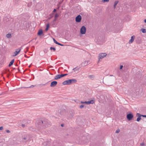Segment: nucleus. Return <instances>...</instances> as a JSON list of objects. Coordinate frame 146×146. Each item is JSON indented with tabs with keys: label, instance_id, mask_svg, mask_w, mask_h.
<instances>
[{
	"label": "nucleus",
	"instance_id": "4468645a",
	"mask_svg": "<svg viewBox=\"0 0 146 146\" xmlns=\"http://www.w3.org/2000/svg\"><path fill=\"white\" fill-rule=\"evenodd\" d=\"M21 49L19 48H18L17 49V50L15 52L14 55H13V56H17L20 52Z\"/></svg>",
	"mask_w": 146,
	"mask_h": 146
},
{
	"label": "nucleus",
	"instance_id": "4c0bfd02",
	"mask_svg": "<svg viewBox=\"0 0 146 146\" xmlns=\"http://www.w3.org/2000/svg\"><path fill=\"white\" fill-rule=\"evenodd\" d=\"M123 68V65H120V69L121 70V69H122Z\"/></svg>",
	"mask_w": 146,
	"mask_h": 146
},
{
	"label": "nucleus",
	"instance_id": "4be33fe9",
	"mask_svg": "<svg viewBox=\"0 0 146 146\" xmlns=\"http://www.w3.org/2000/svg\"><path fill=\"white\" fill-rule=\"evenodd\" d=\"M141 31L143 33H146V29H141Z\"/></svg>",
	"mask_w": 146,
	"mask_h": 146
},
{
	"label": "nucleus",
	"instance_id": "6e6552de",
	"mask_svg": "<svg viewBox=\"0 0 146 146\" xmlns=\"http://www.w3.org/2000/svg\"><path fill=\"white\" fill-rule=\"evenodd\" d=\"M127 118L129 121L131 120L133 117V114L131 113H129L127 115Z\"/></svg>",
	"mask_w": 146,
	"mask_h": 146
},
{
	"label": "nucleus",
	"instance_id": "e433bc0d",
	"mask_svg": "<svg viewBox=\"0 0 146 146\" xmlns=\"http://www.w3.org/2000/svg\"><path fill=\"white\" fill-rule=\"evenodd\" d=\"M6 132L7 133H9L10 132V131L9 130H6Z\"/></svg>",
	"mask_w": 146,
	"mask_h": 146
},
{
	"label": "nucleus",
	"instance_id": "f704fd0d",
	"mask_svg": "<svg viewBox=\"0 0 146 146\" xmlns=\"http://www.w3.org/2000/svg\"><path fill=\"white\" fill-rule=\"evenodd\" d=\"M3 129V126L0 127V130H2Z\"/></svg>",
	"mask_w": 146,
	"mask_h": 146
},
{
	"label": "nucleus",
	"instance_id": "2eb2a0df",
	"mask_svg": "<svg viewBox=\"0 0 146 146\" xmlns=\"http://www.w3.org/2000/svg\"><path fill=\"white\" fill-rule=\"evenodd\" d=\"M135 38V36L134 35L132 36L131 37V39L129 40V44L131 43L134 40Z\"/></svg>",
	"mask_w": 146,
	"mask_h": 146
},
{
	"label": "nucleus",
	"instance_id": "72a5a7b5",
	"mask_svg": "<svg viewBox=\"0 0 146 146\" xmlns=\"http://www.w3.org/2000/svg\"><path fill=\"white\" fill-rule=\"evenodd\" d=\"M49 25H49V23L47 24L46 25V27L49 29Z\"/></svg>",
	"mask_w": 146,
	"mask_h": 146
},
{
	"label": "nucleus",
	"instance_id": "9b49d317",
	"mask_svg": "<svg viewBox=\"0 0 146 146\" xmlns=\"http://www.w3.org/2000/svg\"><path fill=\"white\" fill-rule=\"evenodd\" d=\"M82 17L80 15H78L75 18V21L77 23H80L82 20Z\"/></svg>",
	"mask_w": 146,
	"mask_h": 146
},
{
	"label": "nucleus",
	"instance_id": "49530a36",
	"mask_svg": "<svg viewBox=\"0 0 146 146\" xmlns=\"http://www.w3.org/2000/svg\"><path fill=\"white\" fill-rule=\"evenodd\" d=\"M44 144L45 145H47V143H46V142L44 143Z\"/></svg>",
	"mask_w": 146,
	"mask_h": 146
},
{
	"label": "nucleus",
	"instance_id": "1a4fd4ad",
	"mask_svg": "<svg viewBox=\"0 0 146 146\" xmlns=\"http://www.w3.org/2000/svg\"><path fill=\"white\" fill-rule=\"evenodd\" d=\"M22 138L23 139L26 140V141H27L30 140V135L29 134H26L22 137Z\"/></svg>",
	"mask_w": 146,
	"mask_h": 146
},
{
	"label": "nucleus",
	"instance_id": "20e7f679",
	"mask_svg": "<svg viewBox=\"0 0 146 146\" xmlns=\"http://www.w3.org/2000/svg\"><path fill=\"white\" fill-rule=\"evenodd\" d=\"M75 112L74 110H71L70 111L67 115V117L68 118L71 119L72 118L74 115Z\"/></svg>",
	"mask_w": 146,
	"mask_h": 146
},
{
	"label": "nucleus",
	"instance_id": "cd10ccee",
	"mask_svg": "<svg viewBox=\"0 0 146 146\" xmlns=\"http://www.w3.org/2000/svg\"><path fill=\"white\" fill-rule=\"evenodd\" d=\"M7 72H9V70L8 69L5 70L4 73H6Z\"/></svg>",
	"mask_w": 146,
	"mask_h": 146
},
{
	"label": "nucleus",
	"instance_id": "ddd939ff",
	"mask_svg": "<svg viewBox=\"0 0 146 146\" xmlns=\"http://www.w3.org/2000/svg\"><path fill=\"white\" fill-rule=\"evenodd\" d=\"M136 116L138 117L137 118L136 121H139L141 119V117L142 116V115L139 113H137L136 114Z\"/></svg>",
	"mask_w": 146,
	"mask_h": 146
},
{
	"label": "nucleus",
	"instance_id": "423d86ee",
	"mask_svg": "<svg viewBox=\"0 0 146 146\" xmlns=\"http://www.w3.org/2000/svg\"><path fill=\"white\" fill-rule=\"evenodd\" d=\"M86 27L84 26H82L80 29V33L82 35L86 33Z\"/></svg>",
	"mask_w": 146,
	"mask_h": 146
},
{
	"label": "nucleus",
	"instance_id": "58836bf2",
	"mask_svg": "<svg viewBox=\"0 0 146 146\" xmlns=\"http://www.w3.org/2000/svg\"><path fill=\"white\" fill-rule=\"evenodd\" d=\"M26 50H27V51L25 52V53H26L27 52L28 50L29 47H27L26 48Z\"/></svg>",
	"mask_w": 146,
	"mask_h": 146
},
{
	"label": "nucleus",
	"instance_id": "6ab92c4d",
	"mask_svg": "<svg viewBox=\"0 0 146 146\" xmlns=\"http://www.w3.org/2000/svg\"><path fill=\"white\" fill-rule=\"evenodd\" d=\"M88 78L91 79L92 80H93L95 78V76L94 75H89L88 76Z\"/></svg>",
	"mask_w": 146,
	"mask_h": 146
},
{
	"label": "nucleus",
	"instance_id": "79ce46f5",
	"mask_svg": "<svg viewBox=\"0 0 146 146\" xmlns=\"http://www.w3.org/2000/svg\"><path fill=\"white\" fill-rule=\"evenodd\" d=\"M34 86H34V85H32V86H30V87H27V88H29L33 87H34Z\"/></svg>",
	"mask_w": 146,
	"mask_h": 146
},
{
	"label": "nucleus",
	"instance_id": "de8ad7c7",
	"mask_svg": "<svg viewBox=\"0 0 146 146\" xmlns=\"http://www.w3.org/2000/svg\"><path fill=\"white\" fill-rule=\"evenodd\" d=\"M24 56H25V57L27 58H28L26 54H25Z\"/></svg>",
	"mask_w": 146,
	"mask_h": 146
},
{
	"label": "nucleus",
	"instance_id": "3c124183",
	"mask_svg": "<svg viewBox=\"0 0 146 146\" xmlns=\"http://www.w3.org/2000/svg\"><path fill=\"white\" fill-rule=\"evenodd\" d=\"M144 21L145 23H146V19H145V20H144Z\"/></svg>",
	"mask_w": 146,
	"mask_h": 146
},
{
	"label": "nucleus",
	"instance_id": "8fccbe9b",
	"mask_svg": "<svg viewBox=\"0 0 146 146\" xmlns=\"http://www.w3.org/2000/svg\"><path fill=\"white\" fill-rule=\"evenodd\" d=\"M22 127H24L25 126V125L24 124H22Z\"/></svg>",
	"mask_w": 146,
	"mask_h": 146
},
{
	"label": "nucleus",
	"instance_id": "7c9ffc66",
	"mask_svg": "<svg viewBox=\"0 0 146 146\" xmlns=\"http://www.w3.org/2000/svg\"><path fill=\"white\" fill-rule=\"evenodd\" d=\"M120 131L119 129H117L116 131H115V133H118Z\"/></svg>",
	"mask_w": 146,
	"mask_h": 146
},
{
	"label": "nucleus",
	"instance_id": "a18cd8bd",
	"mask_svg": "<svg viewBox=\"0 0 146 146\" xmlns=\"http://www.w3.org/2000/svg\"><path fill=\"white\" fill-rule=\"evenodd\" d=\"M48 28L46 27V28L45 29V30L46 31H47L48 30Z\"/></svg>",
	"mask_w": 146,
	"mask_h": 146
},
{
	"label": "nucleus",
	"instance_id": "5701e85b",
	"mask_svg": "<svg viewBox=\"0 0 146 146\" xmlns=\"http://www.w3.org/2000/svg\"><path fill=\"white\" fill-rule=\"evenodd\" d=\"M57 19V18H55L53 20V21L52 22V23L53 25H54L55 24V22L56 21Z\"/></svg>",
	"mask_w": 146,
	"mask_h": 146
},
{
	"label": "nucleus",
	"instance_id": "f3484780",
	"mask_svg": "<svg viewBox=\"0 0 146 146\" xmlns=\"http://www.w3.org/2000/svg\"><path fill=\"white\" fill-rule=\"evenodd\" d=\"M14 61H15L14 59H13L9 63L8 66L9 67H10L13 64L14 62Z\"/></svg>",
	"mask_w": 146,
	"mask_h": 146
},
{
	"label": "nucleus",
	"instance_id": "7ed1b4c3",
	"mask_svg": "<svg viewBox=\"0 0 146 146\" xmlns=\"http://www.w3.org/2000/svg\"><path fill=\"white\" fill-rule=\"evenodd\" d=\"M66 113V110L64 109H61L58 111L57 114L60 117H62L64 116Z\"/></svg>",
	"mask_w": 146,
	"mask_h": 146
},
{
	"label": "nucleus",
	"instance_id": "603ef678",
	"mask_svg": "<svg viewBox=\"0 0 146 146\" xmlns=\"http://www.w3.org/2000/svg\"><path fill=\"white\" fill-rule=\"evenodd\" d=\"M18 70L19 71H20V70H19V68H18Z\"/></svg>",
	"mask_w": 146,
	"mask_h": 146
},
{
	"label": "nucleus",
	"instance_id": "473e14b6",
	"mask_svg": "<svg viewBox=\"0 0 146 146\" xmlns=\"http://www.w3.org/2000/svg\"><path fill=\"white\" fill-rule=\"evenodd\" d=\"M58 44V45H59L61 46H64V45H63V44H60V43H59L58 42H57V44Z\"/></svg>",
	"mask_w": 146,
	"mask_h": 146
},
{
	"label": "nucleus",
	"instance_id": "37998d69",
	"mask_svg": "<svg viewBox=\"0 0 146 146\" xmlns=\"http://www.w3.org/2000/svg\"><path fill=\"white\" fill-rule=\"evenodd\" d=\"M56 9H54L53 11V12H56Z\"/></svg>",
	"mask_w": 146,
	"mask_h": 146
},
{
	"label": "nucleus",
	"instance_id": "9d476101",
	"mask_svg": "<svg viewBox=\"0 0 146 146\" xmlns=\"http://www.w3.org/2000/svg\"><path fill=\"white\" fill-rule=\"evenodd\" d=\"M107 55V54L106 53H100L99 54L98 59L99 60L100 59H102L104 57H105Z\"/></svg>",
	"mask_w": 146,
	"mask_h": 146
},
{
	"label": "nucleus",
	"instance_id": "b1692460",
	"mask_svg": "<svg viewBox=\"0 0 146 146\" xmlns=\"http://www.w3.org/2000/svg\"><path fill=\"white\" fill-rule=\"evenodd\" d=\"M53 13H52L50 15V17L48 18L49 20L50 19L53 17Z\"/></svg>",
	"mask_w": 146,
	"mask_h": 146
},
{
	"label": "nucleus",
	"instance_id": "0eeeda50",
	"mask_svg": "<svg viewBox=\"0 0 146 146\" xmlns=\"http://www.w3.org/2000/svg\"><path fill=\"white\" fill-rule=\"evenodd\" d=\"M81 103L85 104H86L89 105L90 104H93L94 103V101L93 100H91L90 101L83 102L81 101Z\"/></svg>",
	"mask_w": 146,
	"mask_h": 146
},
{
	"label": "nucleus",
	"instance_id": "a19ab883",
	"mask_svg": "<svg viewBox=\"0 0 146 146\" xmlns=\"http://www.w3.org/2000/svg\"><path fill=\"white\" fill-rule=\"evenodd\" d=\"M142 116L144 117H146V115H141Z\"/></svg>",
	"mask_w": 146,
	"mask_h": 146
},
{
	"label": "nucleus",
	"instance_id": "412c9836",
	"mask_svg": "<svg viewBox=\"0 0 146 146\" xmlns=\"http://www.w3.org/2000/svg\"><path fill=\"white\" fill-rule=\"evenodd\" d=\"M77 67L73 68V70H74L75 72H77V73H78L79 72V68H78L75 70V69Z\"/></svg>",
	"mask_w": 146,
	"mask_h": 146
},
{
	"label": "nucleus",
	"instance_id": "ea45409f",
	"mask_svg": "<svg viewBox=\"0 0 146 146\" xmlns=\"http://www.w3.org/2000/svg\"><path fill=\"white\" fill-rule=\"evenodd\" d=\"M140 145L141 146H144L145 145L144 143H142L140 144Z\"/></svg>",
	"mask_w": 146,
	"mask_h": 146
},
{
	"label": "nucleus",
	"instance_id": "09e8293b",
	"mask_svg": "<svg viewBox=\"0 0 146 146\" xmlns=\"http://www.w3.org/2000/svg\"><path fill=\"white\" fill-rule=\"evenodd\" d=\"M10 75V74H7V77H9V75Z\"/></svg>",
	"mask_w": 146,
	"mask_h": 146
},
{
	"label": "nucleus",
	"instance_id": "c9c22d12",
	"mask_svg": "<svg viewBox=\"0 0 146 146\" xmlns=\"http://www.w3.org/2000/svg\"><path fill=\"white\" fill-rule=\"evenodd\" d=\"M47 51L48 50H47V49H45L44 50V53H46L47 52Z\"/></svg>",
	"mask_w": 146,
	"mask_h": 146
},
{
	"label": "nucleus",
	"instance_id": "39448f33",
	"mask_svg": "<svg viewBox=\"0 0 146 146\" xmlns=\"http://www.w3.org/2000/svg\"><path fill=\"white\" fill-rule=\"evenodd\" d=\"M68 74H66L57 75H56L55 76L54 79L55 80H57L61 78H62L64 76H65L67 75Z\"/></svg>",
	"mask_w": 146,
	"mask_h": 146
},
{
	"label": "nucleus",
	"instance_id": "aec40b11",
	"mask_svg": "<svg viewBox=\"0 0 146 146\" xmlns=\"http://www.w3.org/2000/svg\"><path fill=\"white\" fill-rule=\"evenodd\" d=\"M6 36L9 38H10L11 37V34L10 33H8L6 35Z\"/></svg>",
	"mask_w": 146,
	"mask_h": 146
},
{
	"label": "nucleus",
	"instance_id": "bb28decb",
	"mask_svg": "<svg viewBox=\"0 0 146 146\" xmlns=\"http://www.w3.org/2000/svg\"><path fill=\"white\" fill-rule=\"evenodd\" d=\"M88 63V61H85V62L84 63V66H85L87 65Z\"/></svg>",
	"mask_w": 146,
	"mask_h": 146
},
{
	"label": "nucleus",
	"instance_id": "f03ea898",
	"mask_svg": "<svg viewBox=\"0 0 146 146\" xmlns=\"http://www.w3.org/2000/svg\"><path fill=\"white\" fill-rule=\"evenodd\" d=\"M77 81L76 79H69L64 81L62 83V84L64 85H70L72 83H76L77 82Z\"/></svg>",
	"mask_w": 146,
	"mask_h": 146
},
{
	"label": "nucleus",
	"instance_id": "a878e982",
	"mask_svg": "<svg viewBox=\"0 0 146 146\" xmlns=\"http://www.w3.org/2000/svg\"><path fill=\"white\" fill-rule=\"evenodd\" d=\"M59 16V15L57 13H56L54 16V18H57V17H58Z\"/></svg>",
	"mask_w": 146,
	"mask_h": 146
},
{
	"label": "nucleus",
	"instance_id": "dca6fc26",
	"mask_svg": "<svg viewBox=\"0 0 146 146\" xmlns=\"http://www.w3.org/2000/svg\"><path fill=\"white\" fill-rule=\"evenodd\" d=\"M43 34V31L41 29L39 30L37 34L38 36H41Z\"/></svg>",
	"mask_w": 146,
	"mask_h": 146
},
{
	"label": "nucleus",
	"instance_id": "2f4dec72",
	"mask_svg": "<svg viewBox=\"0 0 146 146\" xmlns=\"http://www.w3.org/2000/svg\"><path fill=\"white\" fill-rule=\"evenodd\" d=\"M53 40L54 42L56 44H57V43L58 42L54 38H53Z\"/></svg>",
	"mask_w": 146,
	"mask_h": 146
},
{
	"label": "nucleus",
	"instance_id": "a211bd4d",
	"mask_svg": "<svg viewBox=\"0 0 146 146\" xmlns=\"http://www.w3.org/2000/svg\"><path fill=\"white\" fill-rule=\"evenodd\" d=\"M119 1H116L114 3V5H113V8L114 9H115L116 7V6L117 4L118 3Z\"/></svg>",
	"mask_w": 146,
	"mask_h": 146
},
{
	"label": "nucleus",
	"instance_id": "864d4df0",
	"mask_svg": "<svg viewBox=\"0 0 146 146\" xmlns=\"http://www.w3.org/2000/svg\"><path fill=\"white\" fill-rule=\"evenodd\" d=\"M45 85V84H42V85Z\"/></svg>",
	"mask_w": 146,
	"mask_h": 146
},
{
	"label": "nucleus",
	"instance_id": "393cba45",
	"mask_svg": "<svg viewBox=\"0 0 146 146\" xmlns=\"http://www.w3.org/2000/svg\"><path fill=\"white\" fill-rule=\"evenodd\" d=\"M50 49L51 50H53L54 51H55L56 50L55 48L54 47H51Z\"/></svg>",
	"mask_w": 146,
	"mask_h": 146
},
{
	"label": "nucleus",
	"instance_id": "c85d7f7f",
	"mask_svg": "<svg viewBox=\"0 0 146 146\" xmlns=\"http://www.w3.org/2000/svg\"><path fill=\"white\" fill-rule=\"evenodd\" d=\"M109 0H102V1L103 2H108Z\"/></svg>",
	"mask_w": 146,
	"mask_h": 146
},
{
	"label": "nucleus",
	"instance_id": "f257e3e1",
	"mask_svg": "<svg viewBox=\"0 0 146 146\" xmlns=\"http://www.w3.org/2000/svg\"><path fill=\"white\" fill-rule=\"evenodd\" d=\"M50 125L49 121L47 119L43 120H39L37 121L36 124V127L40 129H45L49 127Z\"/></svg>",
	"mask_w": 146,
	"mask_h": 146
},
{
	"label": "nucleus",
	"instance_id": "c756f323",
	"mask_svg": "<svg viewBox=\"0 0 146 146\" xmlns=\"http://www.w3.org/2000/svg\"><path fill=\"white\" fill-rule=\"evenodd\" d=\"M84 106L83 105H81L80 106V108L81 109L83 107H84Z\"/></svg>",
	"mask_w": 146,
	"mask_h": 146
},
{
	"label": "nucleus",
	"instance_id": "f8f14e48",
	"mask_svg": "<svg viewBox=\"0 0 146 146\" xmlns=\"http://www.w3.org/2000/svg\"><path fill=\"white\" fill-rule=\"evenodd\" d=\"M57 84V81H53L51 82L50 86L52 87H54L56 86Z\"/></svg>",
	"mask_w": 146,
	"mask_h": 146
},
{
	"label": "nucleus",
	"instance_id": "c03bdc74",
	"mask_svg": "<svg viewBox=\"0 0 146 146\" xmlns=\"http://www.w3.org/2000/svg\"><path fill=\"white\" fill-rule=\"evenodd\" d=\"M61 126L62 127H63L64 126V124H63V123H62V124H61Z\"/></svg>",
	"mask_w": 146,
	"mask_h": 146
}]
</instances>
